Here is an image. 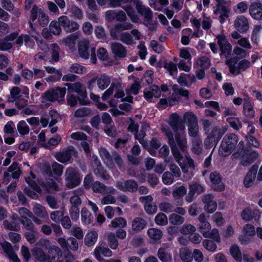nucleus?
<instances>
[{
    "instance_id": "obj_38",
    "label": "nucleus",
    "mask_w": 262,
    "mask_h": 262,
    "mask_svg": "<svg viewBox=\"0 0 262 262\" xmlns=\"http://www.w3.org/2000/svg\"><path fill=\"white\" fill-rule=\"evenodd\" d=\"M137 9L138 12L144 17L146 21H148L151 19L153 13L149 8L138 4L137 5Z\"/></svg>"
},
{
    "instance_id": "obj_6",
    "label": "nucleus",
    "mask_w": 262,
    "mask_h": 262,
    "mask_svg": "<svg viewBox=\"0 0 262 262\" xmlns=\"http://www.w3.org/2000/svg\"><path fill=\"white\" fill-rule=\"evenodd\" d=\"M179 164L184 174V177L185 180L191 179L194 175L193 170L195 167L193 160L189 156H185L181 158V160H179Z\"/></svg>"
},
{
    "instance_id": "obj_30",
    "label": "nucleus",
    "mask_w": 262,
    "mask_h": 262,
    "mask_svg": "<svg viewBox=\"0 0 262 262\" xmlns=\"http://www.w3.org/2000/svg\"><path fill=\"white\" fill-rule=\"evenodd\" d=\"M161 90L160 88L155 84L150 86L149 90H145L144 95L145 99L147 100H150L153 97L158 98L161 96Z\"/></svg>"
},
{
    "instance_id": "obj_47",
    "label": "nucleus",
    "mask_w": 262,
    "mask_h": 262,
    "mask_svg": "<svg viewBox=\"0 0 262 262\" xmlns=\"http://www.w3.org/2000/svg\"><path fill=\"white\" fill-rule=\"evenodd\" d=\"M4 251L7 254L9 259L12 262H20V259L14 251L12 246L9 245L4 247Z\"/></svg>"
},
{
    "instance_id": "obj_59",
    "label": "nucleus",
    "mask_w": 262,
    "mask_h": 262,
    "mask_svg": "<svg viewBox=\"0 0 262 262\" xmlns=\"http://www.w3.org/2000/svg\"><path fill=\"white\" fill-rule=\"evenodd\" d=\"M169 222L174 225H180L182 224L185 221V218L176 213H172L170 215Z\"/></svg>"
},
{
    "instance_id": "obj_54",
    "label": "nucleus",
    "mask_w": 262,
    "mask_h": 262,
    "mask_svg": "<svg viewBox=\"0 0 262 262\" xmlns=\"http://www.w3.org/2000/svg\"><path fill=\"white\" fill-rule=\"evenodd\" d=\"M122 8L125 10L128 16L133 23H138L139 20V17L133 7L130 5H127L125 7H122Z\"/></svg>"
},
{
    "instance_id": "obj_36",
    "label": "nucleus",
    "mask_w": 262,
    "mask_h": 262,
    "mask_svg": "<svg viewBox=\"0 0 262 262\" xmlns=\"http://www.w3.org/2000/svg\"><path fill=\"white\" fill-rule=\"evenodd\" d=\"M186 189L183 186H181L177 188L172 192V195L175 199L179 200L177 202V206H182L183 204V201L181 198L186 194Z\"/></svg>"
},
{
    "instance_id": "obj_53",
    "label": "nucleus",
    "mask_w": 262,
    "mask_h": 262,
    "mask_svg": "<svg viewBox=\"0 0 262 262\" xmlns=\"http://www.w3.org/2000/svg\"><path fill=\"white\" fill-rule=\"evenodd\" d=\"M226 121L230 124V126L236 130H238L242 127L241 121L236 117H228Z\"/></svg>"
},
{
    "instance_id": "obj_58",
    "label": "nucleus",
    "mask_w": 262,
    "mask_h": 262,
    "mask_svg": "<svg viewBox=\"0 0 262 262\" xmlns=\"http://www.w3.org/2000/svg\"><path fill=\"white\" fill-rule=\"evenodd\" d=\"M97 233L95 232H91L88 233L85 236L84 242L86 245L88 246H93L97 239Z\"/></svg>"
},
{
    "instance_id": "obj_20",
    "label": "nucleus",
    "mask_w": 262,
    "mask_h": 262,
    "mask_svg": "<svg viewBox=\"0 0 262 262\" xmlns=\"http://www.w3.org/2000/svg\"><path fill=\"white\" fill-rule=\"evenodd\" d=\"M241 216L244 220L246 221H250L253 219L257 222L260 217V212L257 209L246 208L242 211Z\"/></svg>"
},
{
    "instance_id": "obj_27",
    "label": "nucleus",
    "mask_w": 262,
    "mask_h": 262,
    "mask_svg": "<svg viewBox=\"0 0 262 262\" xmlns=\"http://www.w3.org/2000/svg\"><path fill=\"white\" fill-rule=\"evenodd\" d=\"M258 157V152L255 150H248L243 156L241 164L244 166H248L252 164Z\"/></svg>"
},
{
    "instance_id": "obj_35",
    "label": "nucleus",
    "mask_w": 262,
    "mask_h": 262,
    "mask_svg": "<svg viewBox=\"0 0 262 262\" xmlns=\"http://www.w3.org/2000/svg\"><path fill=\"white\" fill-rule=\"evenodd\" d=\"M14 217L15 215H13L12 217L4 221L3 225L6 229L12 231H18L19 230V224Z\"/></svg>"
},
{
    "instance_id": "obj_10",
    "label": "nucleus",
    "mask_w": 262,
    "mask_h": 262,
    "mask_svg": "<svg viewBox=\"0 0 262 262\" xmlns=\"http://www.w3.org/2000/svg\"><path fill=\"white\" fill-rule=\"evenodd\" d=\"M77 156V151L74 146L71 145L62 151L56 153L55 158L59 162L66 163L70 160L72 156L76 157Z\"/></svg>"
},
{
    "instance_id": "obj_7",
    "label": "nucleus",
    "mask_w": 262,
    "mask_h": 262,
    "mask_svg": "<svg viewBox=\"0 0 262 262\" xmlns=\"http://www.w3.org/2000/svg\"><path fill=\"white\" fill-rule=\"evenodd\" d=\"M66 93V88L57 87L55 89L46 91L42 96V98L46 101L50 102H60L63 100Z\"/></svg>"
},
{
    "instance_id": "obj_23",
    "label": "nucleus",
    "mask_w": 262,
    "mask_h": 262,
    "mask_svg": "<svg viewBox=\"0 0 262 262\" xmlns=\"http://www.w3.org/2000/svg\"><path fill=\"white\" fill-rule=\"evenodd\" d=\"M243 114L246 118L249 119H252L255 117L254 104L248 97L244 99Z\"/></svg>"
},
{
    "instance_id": "obj_25",
    "label": "nucleus",
    "mask_w": 262,
    "mask_h": 262,
    "mask_svg": "<svg viewBox=\"0 0 262 262\" xmlns=\"http://www.w3.org/2000/svg\"><path fill=\"white\" fill-rule=\"evenodd\" d=\"M230 11V8L223 4H219L214 11V13L219 15L220 17V21L221 24H223L226 19L228 18Z\"/></svg>"
},
{
    "instance_id": "obj_11",
    "label": "nucleus",
    "mask_w": 262,
    "mask_h": 262,
    "mask_svg": "<svg viewBox=\"0 0 262 262\" xmlns=\"http://www.w3.org/2000/svg\"><path fill=\"white\" fill-rule=\"evenodd\" d=\"M21 173V171L18 166V163L13 162L8 168L7 171L4 172V181L7 184L9 182L11 178L17 180L19 179Z\"/></svg>"
},
{
    "instance_id": "obj_50",
    "label": "nucleus",
    "mask_w": 262,
    "mask_h": 262,
    "mask_svg": "<svg viewBox=\"0 0 262 262\" xmlns=\"http://www.w3.org/2000/svg\"><path fill=\"white\" fill-rule=\"evenodd\" d=\"M147 234L149 238L155 242L160 240L163 235L161 230L154 228L149 229Z\"/></svg>"
},
{
    "instance_id": "obj_61",
    "label": "nucleus",
    "mask_w": 262,
    "mask_h": 262,
    "mask_svg": "<svg viewBox=\"0 0 262 262\" xmlns=\"http://www.w3.org/2000/svg\"><path fill=\"white\" fill-rule=\"evenodd\" d=\"M174 207L172 204L167 202H162L159 205L160 210L167 213L173 212Z\"/></svg>"
},
{
    "instance_id": "obj_57",
    "label": "nucleus",
    "mask_w": 262,
    "mask_h": 262,
    "mask_svg": "<svg viewBox=\"0 0 262 262\" xmlns=\"http://www.w3.org/2000/svg\"><path fill=\"white\" fill-rule=\"evenodd\" d=\"M180 255L181 259L184 262H191L193 258L190 250L187 248H183L180 250Z\"/></svg>"
},
{
    "instance_id": "obj_31",
    "label": "nucleus",
    "mask_w": 262,
    "mask_h": 262,
    "mask_svg": "<svg viewBox=\"0 0 262 262\" xmlns=\"http://www.w3.org/2000/svg\"><path fill=\"white\" fill-rule=\"evenodd\" d=\"M228 127L226 126L214 127L209 135L218 142L220 140L223 135L227 132Z\"/></svg>"
},
{
    "instance_id": "obj_29",
    "label": "nucleus",
    "mask_w": 262,
    "mask_h": 262,
    "mask_svg": "<svg viewBox=\"0 0 262 262\" xmlns=\"http://www.w3.org/2000/svg\"><path fill=\"white\" fill-rule=\"evenodd\" d=\"M83 194V191L81 189H77L73 191V195L70 198V207H75L79 208L82 201L80 196Z\"/></svg>"
},
{
    "instance_id": "obj_13",
    "label": "nucleus",
    "mask_w": 262,
    "mask_h": 262,
    "mask_svg": "<svg viewBox=\"0 0 262 262\" xmlns=\"http://www.w3.org/2000/svg\"><path fill=\"white\" fill-rule=\"evenodd\" d=\"M115 186L122 191L135 192L138 189V185L134 180H127L124 183L121 181H117Z\"/></svg>"
},
{
    "instance_id": "obj_39",
    "label": "nucleus",
    "mask_w": 262,
    "mask_h": 262,
    "mask_svg": "<svg viewBox=\"0 0 262 262\" xmlns=\"http://www.w3.org/2000/svg\"><path fill=\"white\" fill-rule=\"evenodd\" d=\"M168 4L169 0H149V5L156 11H162Z\"/></svg>"
},
{
    "instance_id": "obj_26",
    "label": "nucleus",
    "mask_w": 262,
    "mask_h": 262,
    "mask_svg": "<svg viewBox=\"0 0 262 262\" xmlns=\"http://www.w3.org/2000/svg\"><path fill=\"white\" fill-rule=\"evenodd\" d=\"M95 258L99 261L102 259V255L105 257H110L112 255V251L107 247H105L102 244L97 246L94 251Z\"/></svg>"
},
{
    "instance_id": "obj_52",
    "label": "nucleus",
    "mask_w": 262,
    "mask_h": 262,
    "mask_svg": "<svg viewBox=\"0 0 262 262\" xmlns=\"http://www.w3.org/2000/svg\"><path fill=\"white\" fill-rule=\"evenodd\" d=\"M164 68L168 72L170 75L173 77L177 76L178 74L177 65L171 61L166 62Z\"/></svg>"
},
{
    "instance_id": "obj_63",
    "label": "nucleus",
    "mask_w": 262,
    "mask_h": 262,
    "mask_svg": "<svg viewBox=\"0 0 262 262\" xmlns=\"http://www.w3.org/2000/svg\"><path fill=\"white\" fill-rule=\"evenodd\" d=\"M126 225V221L124 218L121 217L115 218L111 222V226L114 228H123Z\"/></svg>"
},
{
    "instance_id": "obj_44",
    "label": "nucleus",
    "mask_w": 262,
    "mask_h": 262,
    "mask_svg": "<svg viewBox=\"0 0 262 262\" xmlns=\"http://www.w3.org/2000/svg\"><path fill=\"white\" fill-rule=\"evenodd\" d=\"M47 255L49 257V262H52L53 260H55L56 257L61 256V251L60 249L58 247L55 246H51L49 249Z\"/></svg>"
},
{
    "instance_id": "obj_60",
    "label": "nucleus",
    "mask_w": 262,
    "mask_h": 262,
    "mask_svg": "<svg viewBox=\"0 0 262 262\" xmlns=\"http://www.w3.org/2000/svg\"><path fill=\"white\" fill-rule=\"evenodd\" d=\"M184 119L188 123V126L198 124L197 117L192 112L186 113L184 115Z\"/></svg>"
},
{
    "instance_id": "obj_4",
    "label": "nucleus",
    "mask_w": 262,
    "mask_h": 262,
    "mask_svg": "<svg viewBox=\"0 0 262 262\" xmlns=\"http://www.w3.org/2000/svg\"><path fill=\"white\" fill-rule=\"evenodd\" d=\"M238 141V136L233 133L226 134L223 138L219 152L223 156L230 154L235 148Z\"/></svg>"
},
{
    "instance_id": "obj_22",
    "label": "nucleus",
    "mask_w": 262,
    "mask_h": 262,
    "mask_svg": "<svg viewBox=\"0 0 262 262\" xmlns=\"http://www.w3.org/2000/svg\"><path fill=\"white\" fill-rule=\"evenodd\" d=\"M258 168V165L254 164L252 166L246 174L243 182L244 186L246 188L250 187L253 185Z\"/></svg>"
},
{
    "instance_id": "obj_14",
    "label": "nucleus",
    "mask_w": 262,
    "mask_h": 262,
    "mask_svg": "<svg viewBox=\"0 0 262 262\" xmlns=\"http://www.w3.org/2000/svg\"><path fill=\"white\" fill-rule=\"evenodd\" d=\"M217 43L221 51V55H224L226 58L230 54L232 46L227 40L224 34H220L216 36Z\"/></svg>"
},
{
    "instance_id": "obj_3",
    "label": "nucleus",
    "mask_w": 262,
    "mask_h": 262,
    "mask_svg": "<svg viewBox=\"0 0 262 262\" xmlns=\"http://www.w3.org/2000/svg\"><path fill=\"white\" fill-rule=\"evenodd\" d=\"M30 176L26 178V182L30 186V187L35 191L41 193L42 190L47 192H51L53 191H58V185L56 182L52 179H47L45 180L38 179L37 183L35 181V175L32 171L30 172Z\"/></svg>"
},
{
    "instance_id": "obj_28",
    "label": "nucleus",
    "mask_w": 262,
    "mask_h": 262,
    "mask_svg": "<svg viewBox=\"0 0 262 262\" xmlns=\"http://www.w3.org/2000/svg\"><path fill=\"white\" fill-rule=\"evenodd\" d=\"M18 33L14 32L6 36L4 39H0V50L7 51L12 47V44L10 42L16 38Z\"/></svg>"
},
{
    "instance_id": "obj_49",
    "label": "nucleus",
    "mask_w": 262,
    "mask_h": 262,
    "mask_svg": "<svg viewBox=\"0 0 262 262\" xmlns=\"http://www.w3.org/2000/svg\"><path fill=\"white\" fill-rule=\"evenodd\" d=\"M230 253L232 257L237 262H242V255L238 246L233 245L230 248Z\"/></svg>"
},
{
    "instance_id": "obj_46",
    "label": "nucleus",
    "mask_w": 262,
    "mask_h": 262,
    "mask_svg": "<svg viewBox=\"0 0 262 262\" xmlns=\"http://www.w3.org/2000/svg\"><path fill=\"white\" fill-rule=\"evenodd\" d=\"M78 38V36L77 35L75 34H72L63 38L61 42L66 46H67L72 49L74 48L76 41Z\"/></svg>"
},
{
    "instance_id": "obj_48",
    "label": "nucleus",
    "mask_w": 262,
    "mask_h": 262,
    "mask_svg": "<svg viewBox=\"0 0 262 262\" xmlns=\"http://www.w3.org/2000/svg\"><path fill=\"white\" fill-rule=\"evenodd\" d=\"M81 214V220L83 224L88 225L92 223L93 216L86 208L84 207L82 209Z\"/></svg>"
},
{
    "instance_id": "obj_16",
    "label": "nucleus",
    "mask_w": 262,
    "mask_h": 262,
    "mask_svg": "<svg viewBox=\"0 0 262 262\" xmlns=\"http://www.w3.org/2000/svg\"><path fill=\"white\" fill-rule=\"evenodd\" d=\"M92 189L93 192L97 193L116 194V190L112 186H106L103 183L96 181L92 185Z\"/></svg>"
},
{
    "instance_id": "obj_15",
    "label": "nucleus",
    "mask_w": 262,
    "mask_h": 262,
    "mask_svg": "<svg viewBox=\"0 0 262 262\" xmlns=\"http://www.w3.org/2000/svg\"><path fill=\"white\" fill-rule=\"evenodd\" d=\"M111 36L113 39L119 40L127 45L135 43L132 35L127 32H122L118 30L116 31H111Z\"/></svg>"
},
{
    "instance_id": "obj_8",
    "label": "nucleus",
    "mask_w": 262,
    "mask_h": 262,
    "mask_svg": "<svg viewBox=\"0 0 262 262\" xmlns=\"http://www.w3.org/2000/svg\"><path fill=\"white\" fill-rule=\"evenodd\" d=\"M65 180L66 186L70 188H73L79 185L81 182L80 173L73 167H69L65 172Z\"/></svg>"
},
{
    "instance_id": "obj_33",
    "label": "nucleus",
    "mask_w": 262,
    "mask_h": 262,
    "mask_svg": "<svg viewBox=\"0 0 262 262\" xmlns=\"http://www.w3.org/2000/svg\"><path fill=\"white\" fill-rule=\"evenodd\" d=\"M88 40L84 39L78 42V52L80 56L84 59H88L89 56L88 48L89 46Z\"/></svg>"
},
{
    "instance_id": "obj_18",
    "label": "nucleus",
    "mask_w": 262,
    "mask_h": 262,
    "mask_svg": "<svg viewBox=\"0 0 262 262\" xmlns=\"http://www.w3.org/2000/svg\"><path fill=\"white\" fill-rule=\"evenodd\" d=\"M92 167L93 171L96 176H98L105 180H107L110 178V174L104 169L100 161L97 158L93 160Z\"/></svg>"
},
{
    "instance_id": "obj_32",
    "label": "nucleus",
    "mask_w": 262,
    "mask_h": 262,
    "mask_svg": "<svg viewBox=\"0 0 262 262\" xmlns=\"http://www.w3.org/2000/svg\"><path fill=\"white\" fill-rule=\"evenodd\" d=\"M147 222L141 217H136L132 222V230L136 232H139L146 227Z\"/></svg>"
},
{
    "instance_id": "obj_17",
    "label": "nucleus",
    "mask_w": 262,
    "mask_h": 262,
    "mask_svg": "<svg viewBox=\"0 0 262 262\" xmlns=\"http://www.w3.org/2000/svg\"><path fill=\"white\" fill-rule=\"evenodd\" d=\"M234 27L241 33H245L249 29L248 18L244 15L237 16L234 21Z\"/></svg>"
},
{
    "instance_id": "obj_1",
    "label": "nucleus",
    "mask_w": 262,
    "mask_h": 262,
    "mask_svg": "<svg viewBox=\"0 0 262 262\" xmlns=\"http://www.w3.org/2000/svg\"><path fill=\"white\" fill-rule=\"evenodd\" d=\"M170 126L163 125L162 132L168 139L170 146L177 147L184 152L187 148V140L185 134V125L177 114L170 115L168 122Z\"/></svg>"
},
{
    "instance_id": "obj_51",
    "label": "nucleus",
    "mask_w": 262,
    "mask_h": 262,
    "mask_svg": "<svg viewBox=\"0 0 262 262\" xmlns=\"http://www.w3.org/2000/svg\"><path fill=\"white\" fill-rule=\"evenodd\" d=\"M262 27L260 25L255 26L252 32L251 40L253 44L257 45L259 41V34Z\"/></svg>"
},
{
    "instance_id": "obj_12",
    "label": "nucleus",
    "mask_w": 262,
    "mask_h": 262,
    "mask_svg": "<svg viewBox=\"0 0 262 262\" xmlns=\"http://www.w3.org/2000/svg\"><path fill=\"white\" fill-rule=\"evenodd\" d=\"M190 22L193 27H195L198 30L200 29L201 22H202L203 29L204 30H208L211 27L212 20L211 18L207 16L206 14H203L199 19L195 18H191Z\"/></svg>"
},
{
    "instance_id": "obj_55",
    "label": "nucleus",
    "mask_w": 262,
    "mask_h": 262,
    "mask_svg": "<svg viewBox=\"0 0 262 262\" xmlns=\"http://www.w3.org/2000/svg\"><path fill=\"white\" fill-rule=\"evenodd\" d=\"M210 60L206 56H202L199 58L195 63V65L198 68L203 69H206L210 66Z\"/></svg>"
},
{
    "instance_id": "obj_62",
    "label": "nucleus",
    "mask_w": 262,
    "mask_h": 262,
    "mask_svg": "<svg viewBox=\"0 0 262 262\" xmlns=\"http://www.w3.org/2000/svg\"><path fill=\"white\" fill-rule=\"evenodd\" d=\"M17 129L18 133L22 136L28 134L30 131L29 126L24 120H21L18 122L17 125Z\"/></svg>"
},
{
    "instance_id": "obj_19",
    "label": "nucleus",
    "mask_w": 262,
    "mask_h": 262,
    "mask_svg": "<svg viewBox=\"0 0 262 262\" xmlns=\"http://www.w3.org/2000/svg\"><path fill=\"white\" fill-rule=\"evenodd\" d=\"M251 17L256 20H262V4L259 2L252 3L249 8Z\"/></svg>"
},
{
    "instance_id": "obj_5",
    "label": "nucleus",
    "mask_w": 262,
    "mask_h": 262,
    "mask_svg": "<svg viewBox=\"0 0 262 262\" xmlns=\"http://www.w3.org/2000/svg\"><path fill=\"white\" fill-rule=\"evenodd\" d=\"M49 23L48 16L40 8L34 6L31 11L30 24L32 28V25L45 27Z\"/></svg>"
},
{
    "instance_id": "obj_24",
    "label": "nucleus",
    "mask_w": 262,
    "mask_h": 262,
    "mask_svg": "<svg viewBox=\"0 0 262 262\" xmlns=\"http://www.w3.org/2000/svg\"><path fill=\"white\" fill-rule=\"evenodd\" d=\"M111 49L112 53L115 57L122 58L126 57L127 55L126 48L120 43H112L111 45Z\"/></svg>"
},
{
    "instance_id": "obj_37",
    "label": "nucleus",
    "mask_w": 262,
    "mask_h": 262,
    "mask_svg": "<svg viewBox=\"0 0 262 262\" xmlns=\"http://www.w3.org/2000/svg\"><path fill=\"white\" fill-rule=\"evenodd\" d=\"M32 252L33 256L37 260L40 262H49V257L42 249L35 247L32 250Z\"/></svg>"
},
{
    "instance_id": "obj_45",
    "label": "nucleus",
    "mask_w": 262,
    "mask_h": 262,
    "mask_svg": "<svg viewBox=\"0 0 262 262\" xmlns=\"http://www.w3.org/2000/svg\"><path fill=\"white\" fill-rule=\"evenodd\" d=\"M33 211L34 213L39 217L46 218L48 216L46 208L39 204H36L34 206Z\"/></svg>"
},
{
    "instance_id": "obj_43",
    "label": "nucleus",
    "mask_w": 262,
    "mask_h": 262,
    "mask_svg": "<svg viewBox=\"0 0 262 262\" xmlns=\"http://www.w3.org/2000/svg\"><path fill=\"white\" fill-rule=\"evenodd\" d=\"M192 141L191 150L196 155H200L202 152V141L201 138H193Z\"/></svg>"
},
{
    "instance_id": "obj_21",
    "label": "nucleus",
    "mask_w": 262,
    "mask_h": 262,
    "mask_svg": "<svg viewBox=\"0 0 262 262\" xmlns=\"http://www.w3.org/2000/svg\"><path fill=\"white\" fill-rule=\"evenodd\" d=\"M209 179L212 184V188L216 191H223L225 186L222 182L220 174L216 171L212 172L210 174Z\"/></svg>"
},
{
    "instance_id": "obj_56",
    "label": "nucleus",
    "mask_w": 262,
    "mask_h": 262,
    "mask_svg": "<svg viewBox=\"0 0 262 262\" xmlns=\"http://www.w3.org/2000/svg\"><path fill=\"white\" fill-rule=\"evenodd\" d=\"M177 66L180 70L189 72L191 69V60L181 59L177 63Z\"/></svg>"
},
{
    "instance_id": "obj_64",
    "label": "nucleus",
    "mask_w": 262,
    "mask_h": 262,
    "mask_svg": "<svg viewBox=\"0 0 262 262\" xmlns=\"http://www.w3.org/2000/svg\"><path fill=\"white\" fill-rule=\"evenodd\" d=\"M112 159L113 163L114 162L117 165L119 169L122 171H124L125 168L123 161L120 155L117 152L112 153Z\"/></svg>"
},
{
    "instance_id": "obj_34",
    "label": "nucleus",
    "mask_w": 262,
    "mask_h": 262,
    "mask_svg": "<svg viewBox=\"0 0 262 262\" xmlns=\"http://www.w3.org/2000/svg\"><path fill=\"white\" fill-rule=\"evenodd\" d=\"M100 157L103 160L104 163L109 168H113L114 166L112 159V155H111L109 152L104 148H101L99 150Z\"/></svg>"
},
{
    "instance_id": "obj_2",
    "label": "nucleus",
    "mask_w": 262,
    "mask_h": 262,
    "mask_svg": "<svg viewBox=\"0 0 262 262\" xmlns=\"http://www.w3.org/2000/svg\"><path fill=\"white\" fill-rule=\"evenodd\" d=\"M66 85L68 86V93L75 92L78 95L77 97L73 95L68 96L67 101L69 105L71 106L76 105L78 100L81 105H86L89 103L86 88L81 83H67Z\"/></svg>"
},
{
    "instance_id": "obj_9",
    "label": "nucleus",
    "mask_w": 262,
    "mask_h": 262,
    "mask_svg": "<svg viewBox=\"0 0 262 262\" xmlns=\"http://www.w3.org/2000/svg\"><path fill=\"white\" fill-rule=\"evenodd\" d=\"M226 63L229 68L230 72L233 74H238L241 71H245L251 65L250 62L246 59L240 61L237 64V67L235 66L236 61L232 59L227 60Z\"/></svg>"
},
{
    "instance_id": "obj_41",
    "label": "nucleus",
    "mask_w": 262,
    "mask_h": 262,
    "mask_svg": "<svg viewBox=\"0 0 262 262\" xmlns=\"http://www.w3.org/2000/svg\"><path fill=\"white\" fill-rule=\"evenodd\" d=\"M106 14L110 18L116 19L120 21H125L127 18L125 13L122 11L116 12L115 11L110 10L107 11Z\"/></svg>"
},
{
    "instance_id": "obj_42",
    "label": "nucleus",
    "mask_w": 262,
    "mask_h": 262,
    "mask_svg": "<svg viewBox=\"0 0 262 262\" xmlns=\"http://www.w3.org/2000/svg\"><path fill=\"white\" fill-rule=\"evenodd\" d=\"M49 52L51 56L52 61L57 62L59 60L60 49L57 44H51L49 48Z\"/></svg>"
},
{
    "instance_id": "obj_40",
    "label": "nucleus",
    "mask_w": 262,
    "mask_h": 262,
    "mask_svg": "<svg viewBox=\"0 0 262 262\" xmlns=\"http://www.w3.org/2000/svg\"><path fill=\"white\" fill-rule=\"evenodd\" d=\"M158 256L162 262L171 261V255L168 251L167 247L160 248L158 251Z\"/></svg>"
}]
</instances>
